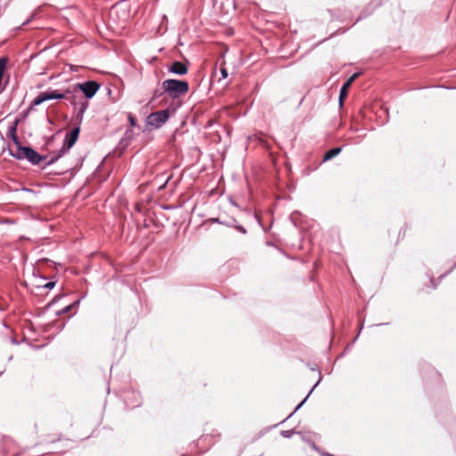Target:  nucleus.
I'll return each instance as SVG.
<instances>
[{"instance_id":"15","label":"nucleus","mask_w":456,"mask_h":456,"mask_svg":"<svg viewBox=\"0 0 456 456\" xmlns=\"http://www.w3.org/2000/svg\"><path fill=\"white\" fill-rule=\"evenodd\" d=\"M128 120H129V124L132 126H134L136 125V120L135 118L133 117L132 114H129L128 115Z\"/></svg>"},{"instance_id":"19","label":"nucleus","mask_w":456,"mask_h":456,"mask_svg":"<svg viewBox=\"0 0 456 456\" xmlns=\"http://www.w3.org/2000/svg\"><path fill=\"white\" fill-rule=\"evenodd\" d=\"M86 108H87V103H86V102L82 103V104H81V106H80V109H79V112H80V113L85 112V110H86Z\"/></svg>"},{"instance_id":"11","label":"nucleus","mask_w":456,"mask_h":456,"mask_svg":"<svg viewBox=\"0 0 456 456\" xmlns=\"http://www.w3.org/2000/svg\"><path fill=\"white\" fill-rule=\"evenodd\" d=\"M8 60L6 57H1L0 58V92H2L4 89V86H2V78L4 76V73L6 69Z\"/></svg>"},{"instance_id":"5","label":"nucleus","mask_w":456,"mask_h":456,"mask_svg":"<svg viewBox=\"0 0 456 456\" xmlns=\"http://www.w3.org/2000/svg\"><path fill=\"white\" fill-rule=\"evenodd\" d=\"M45 95L48 100H60V99H66L72 103H75L76 95H74V92L71 91V89H67L63 93H60L57 90H48L45 91Z\"/></svg>"},{"instance_id":"17","label":"nucleus","mask_w":456,"mask_h":456,"mask_svg":"<svg viewBox=\"0 0 456 456\" xmlns=\"http://www.w3.org/2000/svg\"><path fill=\"white\" fill-rule=\"evenodd\" d=\"M291 434H292L291 430H285V431L281 432V435L284 437H290Z\"/></svg>"},{"instance_id":"1","label":"nucleus","mask_w":456,"mask_h":456,"mask_svg":"<svg viewBox=\"0 0 456 456\" xmlns=\"http://www.w3.org/2000/svg\"><path fill=\"white\" fill-rule=\"evenodd\" d=\"M162 88L169 97L176 99L188 93L189 84L183 80L167 79L163 81Z\"/></svg>"},{"instance_id":"12","label":"nucleus","mask_w":456,"mask_h":456,"mask_svg":"<svg viewBox=\"0 0 456 456\" xmlns=\"http://www.w3.org/2000/svg\"><path fill=\"white\" fill-rule=\"evenodd\" d=\"M340 151H341L340 147L333 148V149L328 151L323 157V160L327 161V160H330V159L335 158L337 155H338L340 153Z\"/></svg>"},{"instance_id":"18","label":"nucleus","mask_w":456,"mask_h":456,"mask_svg":"<svg viewBox=\"0 0 456 456\" xmlns=\"http://www.w3.org/2000/svg\"><path fill=\"white\" fill-rule=\"evenodd\" d=\"M236 229L243 234L247 233V230L241 225H237Z\"/></svg>"},{"instance_id":"9","label":"nucleus","mask_w":456,"mask_h":456,"mask_svg":"<svg viewBox=\"0 0 456 456\" xmlns=\"http://www.w3.org/2000/svg\"><path fill=\"white\" fill-rule=\"evenodd\" d=\"M28 149V146H21L20 142L19 144H15V148L9 149V152L11 156L17 159H25L26 151Z\"/></svg>"},{"instance_id":"14","label":"nucleus","mask_w":456,"mask_h":456,"mask_svg":"<svg viewBox=\"0 0 456 456\" xmlns=\"http://www.w3.org/2000/svg\"><path fill=\"white\" fill-rule=\"evenodd\" d=\"M220 72H221V79H225L228 77V71H227L226 68L221 67Z\"/></svg>"},{"instance_id":"20","label":"nucleus","mask_w":456,"mask_h":456,"mask_svg":"<svg viewBox=\"0 0 456 456\" xmlns=\"http://www.w3.org/2000/svg\"><path fill=\"white\" fill-rule=\"evenodd\" d=\"M54 285H55V282L50 281V282L46 283V284L45 285V287L46 289H53V288L54 287Z\"/></svg>"},{"instance_id":"8","label":"nucleus","mask_w":456,"mask_h":456,"mask_svg":"<svg viewBox=\"0 0 456 456\" xmlns=\"http://www.w3.org/2000/svg\"><path fill=\"white\" fill-rule=\"evenodd\" d=\"M45 159L46 156L40 155L31 147H28V149L26 151L25 159H28L33 165H38L43 159Z\"/></svg>"},{"instance_id":"10","label":"nucleus","mask_w":456,"mask_h":456,"mask_svg":"<svg viewBox=\"0 0 456 456\" xmlns=\"http://www.w3.org/2000/svg\"><path fill=\"white\" fill-rule=\"evenodd\" d=\"M17 126H18V121L16 120L8 127L7 134H6L7 136L12 140L14 144H19V142H20V139L17 136Z\"/></svg>"},{"instance_id":"21","label":"nucleus","mask_w":456,"mask_h":456,"mask_svg":"<svg viewBox=\"0 0 456 456\" xmlns=\"http://www.w3.org/2000/svg\"><path fill=\"white\" fill-rule=\"evenodd\" d=\"M308 396H306L296 408L295 411H297L301 406L302 404L305 402V400L307 399Z\"/></svg>"},{"instance_id":"3","label":"nucleus","mask_w":456,"mask_h":456,"mask_svg":"<svg viewBox=\"0 0 456 456\" xmlns=\"http://www.w3.org/2000/svg\"><path fill=\"white\" fill-rule=\"evenodd\" d=\"M99 88L100 85L96 81L90 80L77 84L71 91L74 92V95L78 92H82L86 98H92Z\"/></svg>"},{"instance_id":"13","label":"nucleus","mask_w":456,"mask_h":456,"mask_svg":"<svg viewBox=\"0 0 456 456\" xmlns=\"http://www.w3.org/2000/svg\"><path fill=\"white\" fill-rule=\"evenodd\" d=\"M47 101V98H46V95H45V93L43 92L41 94H39L32 102V105L33 106H37V105H40L42 104L44 102Z\"/></svg>"},{"instance_id":"7","label":"nucleus","mask_w":456,"mask_h":456,"mask_svg":"<svg viewBox=\"0 0 456 456\" xmlns=\"http://www.w3.org/2000/svg\"><path fill=\"white\" fill-rule=\"evenodd\" d=\"M168 71L175 75H185L188 72V65L182 61H174L169 67Z\"/></svg>"},{"instance_id":"16","label":"nucleus","mask_w":456,"mask_h":456,"mask_svg":"<svg viewBox=\"0 0 456 456\" xmlns=\"http://www.w3.org/2000/svg\"><path fill=\"white\" fill-rule=\"evenodd\" d=\"M72 305H69L65 306L63 309H61V310L58 313V314H66V313H68V312L71 309Z\"/></svg>"},{"instance_id":"2","label":"nucleus","mask_w":456,"mask_h":456,"mask_svg":"<svg viewBox=\"0 0 456 456\" xmlns=\"http://www.w3.org/2000/svg\"><path fill=\"white\" fill-rule=\"evenodd\" d=\"M80 128L78 126L73 128L70 132L66 134L62 147L54 153L50 160L47 161V165H51L61 158L72 146L76 143L78 139Z\"/></svg>"},{"instance_id":"6","label":"nucleus","mask_w":456,"mask_h":456,"mask_svg":"<svg viewBox=\"0 0 456 456\" xmlns=\"http://www.w3.org/2000/svg\"><path fill=\"white\" fill-rule=\"evenodd\" d=\"M359 77V73H354L349 77V78L346 80V82L342 86L340 92H339V105L342 106L344 100L347 96L348 88H350V86L352 83Z\"/></svg>"},{"instance_id":"4","label":"nucleus","mask_w":456,"mask_h":456,"mask_svg":"<svg viewBox=\"0 0 456 456\" xmlns=\"http://www.w3.org/2000/svg\"><path fill=\"white\" fill-rule=\"evenodd\" d=\"M168 118V110L156 111L148 116L147 124L154 128H159L167 121Z\"/></svg>"}]
</instances>
